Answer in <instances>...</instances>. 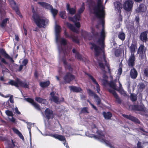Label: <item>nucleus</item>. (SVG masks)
Segmentation results:
<instances>
[{
  "label": "nucleus",
  "instance_id": "f257e3e1",
  "mask_svg": "<svg viewBox=\"0 0 148 148\" xmlns=\"http://www.w3.org/2000/svg\"><path fill=\"white\" fill-rule=\"evenodd\" d=\"M101 21V23L102 25L103 28L101 32L100 38L98 39L97 41V43L100 45L101 47L95 44L92 42H90L89 45H92V47H90V49L91 50L94 49L95 52V55L96 56H98L100 54L101 51L103 53V58L105 62H107L106 59L105 55V54L104 48L105 47V45L104 43V40L105 38V33L104 31V25L105 23L103 25V24Z\"/></svg>",
  "mask_w": 148,
  "mask_h": 148
},
{
  "label": "nucleus",
  "instance_id": "f03ea898",
  "mask_svg": "<svg viewBox=\"0 0 148 148\" xmlns=\"http://www.w3.org/2000/svg\"><path fill=\"white\" fill-rule=\"evenodd\" d=\"M32 20L39 28L45 27L49 23V21L47 19L42 18L37 10H35L34 7H32Z\"/></svg>",
  "mask_w": 148,
  "mask_h": 148
},
{
  "label": "nucleus",
  "instance_id": "7ed1b4c3",
  "mask_svg": "<svg viewBox=\"0 0 148 148\" xmlns=\"http://www.w3.org/2000/svg\"><path fill=\"white\" fill-rule=\"evenodd\" d=\"M103 1L97 0V5L94 8V14L96 17L101 21L103 26L104 24L105 7L103 6Z\"/></svg>",
  "mask_w": 148,
  "mask_h": 148
},
{
  "label": "nucleus",
  "instance_id": "20e7f679",
  "mask_svg": "<svg viewBox=\"0 0 148 148\" xmlns=\"http://www.w3.org/2000/svg\"><path fill=\"white\" fill-rule=\"evenodd\" d=\"M4 84L6 85H11L12 86H14L17 88L20 86L25 88L28 89L29 88V82L27 83L23 82L18 78H16V81H14L13 79H11L8 82L5 83Z\"/></svg>",
  "mask_w": 148,
  "mask_h": 148
},
{
  "label": "nucleus",
  "instance_id": "39448f33",
  "mask_svg": "<svg viewBox=\"0 0 148 148\" xmlns=\"http://www.w3.org/2000/svg\"><path fill=\"white\" fill-rule=\"evenodd\" d=\"M75 78L74 75L69 72H67L63 77L64 81H60V85L61 86L62 85L70 83L71 82L74 80Z\"/></svg>",
  "mask_w": 148,
  "mask_h": 148
},
{
  "label": "nucleus",
  "instance_id": "423d86ee",
  "mask_svg": "<svg viewBox=\"0 0 148 148\" xmlns=\"http://www.w3.org/2000/svg\"><path fill=\"white\" fill-rule=\"evenodd\" d=\"M97 132H98L97 134L99 135L97 138L100 140L101 141L104 142L107 145L111 148H114L109 141L105 139V135L103 134L102 132H98V130H97Z\"/></svg>",
  "mask_w": 148,
  "mask_h": 148
},
{
  "label": "nucleus",
  "instance_id": "0eeeda50",
  "mask_svg": "<svg viewBox=\"0 0 148 148\" xmlns=\"http://www.w3.org/2000/svg\"><path fill=\"white\" fill-rule=\"evenodd\" d=\"M134 2L132 0H127L124 3L123 5L124 9L127 12L132 10L133 7Z\"/></svg>",
  "mask_w": 148,
  "mask_h": 148
},
{
  "label": "nucleus",
  "instance_id": "6e6552de",
  "mask_svg": "<svg viewBox=\"0 0 148 148\" xmlns=\"http://www.w3.org/2000/svg\"><path fill=\"white\" fill-rule=\"evenodd\" d=\"M46 119L49 120L53 119L54 117L53 111L49 108H46L44 112Z\"/></svg>",
  "mask_w": 148,
  "mask_h": 148
},
{
  "label": "nucleus",
  "instance_id": "1a4fd4ad",
  "mask_svg": "<svg viewBox=\"0 0 148 148\" xmlns=\"http://www.w3.org/2000/svg\"><path fill=\"white\" fill-rule=\"evenodd\" d=\"M136 58L134 54H131L127 61V63L130 67H133L135 65Z\"/></svg>",
  "mask_w": 148,
  "mask_h": 148
},
{
  "label": "nucleus",
  "instance_id": "9d476101",
  "mask_svg": "<svg viewBox=\"0 0 148 148\" xmlns=\"http://www.w3.org/2000/svg\"><path fill=\"white\" fill-rule=\"evenodd\" d=\"M123 116L124 117L133 121L136 124H139L140 123V121L138 119L131 115H128L125 114H123Z\"/></svg>",
  "mask_w": 148,
  "mask_h": 148
},
{
  "label": "nucleus",
  "instance_id": "9b49d317",
  "mask_svg": "<svg viewBox=\"0 0 148 148\" xmlns=\"http://www.w3.org/2000/svg\"><path fill=\"white\" fill-rule=\"evenodd\" d=\"M108 91L109 92L112 93L113 96L116 99V101L119 104H121L122 102V100L119 97L117 94L116 93L114 90H112L110 89H108Z\"/></svg>",
  "mask_w": 148,
  "mask_h": 148
},
{
  "label": "nucleus",
  "instance_id": "f8f14e48",
  "mask_svg": "<svg viewBox=\"0 0 148 148\" xmlns=\"http://www.w3.org/2000/svg\"><path fill=\"white\" fill-rule=\"evenodd\" d=\"M25 100L28 102L31 103L36 109L38 110H40L41 109L40 105L35 102L33 99L30 98H25Z\"/></svg>",
  "mask_w": 148,
  "mask_h": 148
},
{
  "label": "nucleus",
  "instance_id": "ddd939ff",
  "mask_svg": "<svg viewBox=\"0 0 148 148\" xmlns=\"http://www.w3.org/2000/svg\"><path fill=\"white\" fill-rule=\"evenodd\" d=\"M64 67L65 69H67L69 71L73 72V69L71 67V64H68L65 56H64L62 59Z\"/></svg>",
  "mask_w": 148,
  "mask_h": 148
},
{
  "label": "nucleus",
  "instance_id": "4468645a",
  "mask_svg": "<svg viewBox=\"0 0 148 148\" xmlns=\"http://www.w3.org/2000/svg\"><path fill=\"white\" fill-rule=\"evenodd\" d=\"M130 71V75L131 77L133 79L136 78L138 76V72L134 67H132Z\"/></svg>",
  "mask_w": 148,
  "mask_h": 148
},
{
  "label": "nucleus",
  "instance_id": "2eb2a0df",
  "mask_svg": "<svg viewBox=\"0 0 148 148\" xmlns=\"http://www.w3.org/2000/svg\"><path fill=\"white\" fill-rule=\"evenodd\" d=\"M140 39L141 41L146 42L147 40V31H144L141 33L140 36Z\"/></svg>",
  "mask_w": 148,
  "mask_h": 148
},
{
  "label": "nucleus",
  "instance_id": "dca6fc26",
  "mask_svg": "<svg viewBox=\"0 0 148 148\" xmlns=\"http://www.w3.org/2000/svg\"><path fill=\"white\" fill-rule=\"evenodd\" d=\"M146 8L145 5L143 3L140 4L139 7L136 9V13H141L144 12L146 10Z\"/></svg>",
  "mask_w": 148,
  "mask_h": 148
},
{
  "label": "nucleus",
  "instance_id": "f3484780",
  "mask_svg": "<svg viewBox=\"0 0 148 148\" xmlns=\"http://www.w3.org/2000/svg\"><path fill=\"white\" fill-rule=\"evenodd\" d=\"M133 108L135 110L138 111L145 112V108L144 105H135L134 106Z\"/></svg>",
  "mask_w": 148,
  "mask_h": 148
},
{
  "label": "nucleus",
  "instance_id": "a211bd4d",
  "mask_svg": "<svg viewBox=\"0 0 148 148\" xmlns=\"http://www.w3.org/2000/svg\"><path fill=\"white\" fill-rule=\"evenodd\" d=\"M51 136L60 141H65V143L66 141V138L64 136L54 134H52Z\"/></svg>",
  "mask_w": 148,
  "mask_h": 148
},
{
  "label": "nucleus",
  "instance_id": "6ab92c4d",
  "mask_svg": "<svg viewBox=\"0 0 148 148\" xmlns=\"http://www.w3.org/2000/svg\"><path fill=\"white\" fill-rule=\"evenodd\" d=\"M38 4L40 5L42 7L47 9L50 10L52 8V6L46 2H38Z\"/></svg>",
  "mask_w": 148,
  "mask_h": 148
},
{
  "label": "nucleus",
  "instance_id": "aec40b11",
  "mask_svg": "<svg viewBox=\"0 0 148 148\" xmlns=\"http://www.w3.org/2000/svg\"><path fill=\"white\" fill-rule=\"evenodd\" d=\"M69 88L71 91L74 92H79L82 91V89L80 87H77L75 86H70Z\"/></svg>",
  "mask_w": 148,
  "mask_h": 148
},
{
  "label": "nucleus",
  "instance_id": "412c9836",
  "mask_svg": "<svg viewBox=\"0 0 148 148\" xmlns=\"http://www.w3.org/2000/svg\"><path fill=\"white\" fill-rule=\"evenodd\" d=\"M67 10L69 12V13L71 15L74 14L76 12V10L75 8H70L69 3L66 4Z\"/></svg>",
  "mask_w": 148,
  "mask_h": 148
},
{
  "label": "nucleus",
  "instance_id": "4be33fe9",
  "mask_svg": "<svg viewBox=\"0 0 148 148\" xmlns=\"http://www.w3.org/2000/svg\"><path fill=\"white\" fill-rule=\"evenodd\" d=\"M129 49L131 53V54H134L135 50L137 49L136 43L135 42H132Z\"/></svg>",
  "mask_w": 148,
  "mask_h": 148
},
{
  "label": "nucleus",
  "instance_id": "5701e85b",
  "mask_svg": "<svg viewBox=\"0 0 148 148\" xmlns=\"http://www.w3.org/2000/svg\"><path fill=\"white\" fill-rule=\"evenodd\" d=\"M35 100L37 102L40 103H42L45 105H46L48 103V102L46 99L42 98L40 97H36Z\"/></svg>",
  "mask_w": 148,
  "mask_h": 148
},
{
  "label": "nucleus",
  "instance_id": "b1692460",
  "mask_svg": "<svg viewBox=\"0 0 148 148\" xmlns=\"http://www.w3.org/2000/svg\"><path fill=\"white\" fill-rule=\"evenodd\" d=\"M103 114L104 118L106 119H110L112 116V113L110 112H103Z\"/></svg>",
  "mask_w": 148,
  "mask_h": 148
},
{
  "label": "nucleus",
  "instance_id": "393cba45",
  "mask_svg": "<svg viewBox=\"0 0 148 148\" xmlns=\"http://www.w3.org/2000/svg\"><path fill=\"white\" fill-rule=\"evenodd\" d=\"M12 130L13 132L17 134L21 139L23 140H24V139L23 135L17 129L14 127L12 128Z\"/></svg>",
  "mask_w": 148,
  "mask_h": 148
},
{
  "label": "nucleus",
  "instance_id": "a878e982",
  "mask_svg": "<svg viewBox=\"0 0 148 148\" xmlns=\"http://www.w3.org/2000/svg\"><path fill=\"white\" fill-rule=\"evenodd\" d=\"M50 84V82L49 81H47L45 82H40V85L42 88H46L49 86Z\"/></svg>",
  "mask_w": 148,
  "mask_h": 148
},
{
  "label": "nucleus",
  "instance_id": "bb28decb",
  "mask_svg": "<svg viewBox=\"0 0 148 148\" xmlns=\"http://www.w3.org/2000/svg\"><path fill=\"white\" fill-rule=\"evenodd\" d=\"M9 18H6L4 19L0 24V27L2 28L5 27L6 26L7 21H9Z\"/></svg>",
  "mask_w": 148,
  "mask_h": 148
},
{
  "label": "nucleus",
  "instance_id": "cd10ccee",
  "mask_svg": "<svg viewBox=\"0 0 148 148\" xmlns=\"http://www.w3.org/2000/svg\"><path fill=\"white\" fill-rule=\"evenodd\" d=\"M66 25L67 27L72 31L75 32L76 31V29L75 27L72 24H71L69 22L66 23Z\"/></svg>",
  "mask_w": 148,
  "mask_h": 148
},
{
  "label": "nucleus",
  "instance_id": "c85d7f7f",
  "mask_svg": "<svg viewBox=\"0 0 148 148\" xmlns=\"http://www.w3.org/2000/svg\"><path fill=\"white\" fill-rule=\"evenodd\" d=\"M115 10H120V8H122V5L119 1H116L114 3Z\"/></svg>",
  "mask_w": 148,
  "mask_h": 148
},
{
  "label": "nucleus",
  "instance_id": "c756f323",
  "mask_svg": "<svg viewBox=\"0 0 148 148\" xmlns=\"http://www.w3.org/2000/svg\"><path fill=\"white\" fill-rule=\"evenodd\" d=\"M72 41L74 42L75 43L77 44H79V41L78 39V37L77 36H75L74 35H73L71 38Z\"/></svg>",
  "mask_w": 148,
  "mask_h": 148
},
{
  "label": "nucleus",
  "instance_id": "7c9ffc66",
  "mask_svg": "<svg viewBox=\"0 0 148 148\" xmlns=\"http://www.w3.org/2000/svg\"><path fill=\"white\" fill-rule=\"evenodd\" d=\"M118 38L122 41H123L125 39V35L122 32H120L118 35Z\"/></svg>",
  "mask_w": 148,
  "mask_h": 148
},
{
  "label": "nucleus",
  "instance_id": "2f4dec72",
  "mask_svg": "<svg viewBox=\"0 0 148 148\" xmlns=\"http://www.w3.org/2000/svg\"><path fill=\"white\" fill-rule=\"evenodd\" d=\"M85 9V4L84 3H83L81 7L78 11L77 14H79L80 15V14L84 12Z\"/></svg>",
  "mask_w": 148,
  "mask_h": 148
},
{
  "label": "nucleus",
  "instance_id": "473e14b6",
  "mask_svg": "<svg viewBox=\"0 0 148 148\" xmlns=\"http://www.w3.org/2000/svg\"><path fill=\"white\" fill-rule=\"evenodd\" d=\"M130 99L133 102H135L136 101L137 99V96L136 94H131Z\"/></svg>",
  "mask_w": 148,
  "mask_h": 148
},
{
  "label": "nucleus",
  "instance_id": "72a5a7b5",
  "mask_svg": "<svg viewBox=\"0 0 148 148\" xmlns=\"http://www.w3.org/2000/svg\"><path fill=\"white\" fill-rule=\"evenodd\" d=\"M0 53L6 58L9 55L7 54L5 50L3 48L0 49Z\"/></svg>",
  "mask_w": 148,
  "mask_h": 148
},
{
  "label": "nucleus",
  "instance_id": "f704fd0d",
  "mask_svg": "<svg viewBox=\"0 0 148 148\" xmlns=\"http://www.w3.org/2000/svg\"><path fill=\"white\" fill-rule=\"evenodd\" d=\"M66 12L65 11H61L59 14L60 17L62 19H66Z\"/></svg>",
  "mask_w": 148,
  "mask_h": 148
},
{
  "label": "nucleus",
  "instance_id": "c9c22d12",
  "mask_svg": "<svg viewBox=\"0 0 148 148\" xmlns=\"http://www.w3.org/2000/svg\"><path fill=\"white\" fill-rule=\"evenodd\" d=\"M50 11L53 17L55 18L58 13V10L56 9H53L52 7V8L50 10Z\"/></svg>",
  "mask_w": 148,
  "mask_h": 148
},
{
  "label": "nucleus",
  "instance_id": "e433bc0d",
  "mask_svg": "<svg viewBox=\"0 0 148 148\" xmlns=\"http://www.w3.org/2000/svg\"><path fill=\"white\" fill-rule=\"evenodd\" d=\"M96 102H97V105H99L101 103V99L97 95H95V96L94 97Z\"/></svg>",
  "mask_w": 148,
  "mask_h": 148
},
{
  "label": "nucleus",
  "instance_id": "4c0bfd02",
  "mask_svg": "<svg viewBox=\"0 0 148 148\" xmlns=\"http://www.w3.org/2000/svg\"><path fill=\"white\" fill-rule=\"evenodd\" d=\"M144 50V46L143 45L141 46L138 48V53L140 54H143Z\"/></svg>",
  "mask_w": 148,
  "mask_h": 148
},
{
  "label": "nucleus",
  "instance_id": "58836bf2",
  "mask_svg": "<svg viewBox=\"0 0 148 148\" xmlns=\"http://www.w3.org/2000/svg\"><path fill=\"white\" fill-rule=\"evenodd\" d=\"M59 99L58 97L56 96L53 97L51 99V101H53L57 104H59L60 103V102L61 101H59Z\"/></svg>",
  "mask_w": 148,
  "mask_h": 148
},
{
  "label": "nucleus",
  "instance_id": "ea45409f",
  "mask_svg": "<svg viewBox=\"0 0 148 148\" xmlns=\"http://www.w3.org/2000/svg\"><path fill=\"white\" fill-rule=\"evenodd\" d=\"M75 58L78 60H83V58L82 55L78 52H76V53Z\"/></svg>",
  "mask_w": 148,
  "mask_h": 148
},
{
  "label": "nucleus",
  "instance_id": "a19ab883",
  "mask_svg": "<svg viewBox=\"0 0 148 148\" xmlns=\"http://www.w3.org/2000/svg\"><path fill=\"white\" fill-rule=\"evenodd\" d=\"M87 92L89 95L91 96H95V95H97L92 90L89 89H87Z\"/></svg>",
  "mask_w": 148,
  "mask_h": 148
},
{
  "label": "nucleus",
  "instance_id": "79ce46f5",
  "mask_svg": "<svg viewBox=\"0 0 148 148\" xmlns=\"http://www.w3.org/2000/svg\"><path fill=\"white\" fill-rule=\"evenodd\" d=\"M109 85L110 87L113 88L115 90H116V86L113 81H112L110 82L109 83Z\"/></svg>",
  "mask_w": 148,
  "mask_h": 148
},
{
  "label": "nucleus",
  "instance_id": "37998d69",
  "mask_svg": "<svg viewBox=\"0 0 148 148\" xmlns=\"http://www.w3.org/2000/svg\"><path fill=\"white\" fill-rule=\"evenodd\" d=\"M55 33H60L61 30V28L60 26L58 25H56L55 27Z\"/></svg>",
  "mask_w": 148,
  "mask_h": 148
},
{
  "label": "nucleus",
  "instance_id": "c03bdc74",
  "mask_svg": "<svg viewBox=\"0 0 148 148\" xmlns=\"http://www.w3.org/2000/svg\"><path fill=\"white\" fill-rule=\"evenodd\" d=\"M83 113H88L89 112L88 110V108L87 107H84L82 108L81 111L80 112V114Z\"/></svg>",
  "mask_w": 148,
  "mask_h": 148
},
{
  "label": "nucleus",
  "instance_id": "a18cd8bd",
  "mask_svg": "<svg viewBox=\"0 0 148 148\" xmlns=\"http://www.w3.org/2000/svg\"><path fill=\"white\" fill-rule=\"evenodd\" d=\"M81 16L79 14H76L74 16V22H77V21H79L80 20Z\"/></svg>",
  "mask_w": 148,
  "mask_h": 148
},
{
  "label": "nucleus",
  "instance_id": "49530a36",
  "mask_svg": "<svg viewBox=\"0 0 148 148\" xmlns=\"http://www.w3.org/2000/svg\"><path fill=\"white\" fill-rule=\"evenodd\" d=\"M87 75H88V77L90 78L94 84L96 85L98 84L95 79L92 75H91L89 74H87Z\"/></svg>",
  "mask_w": 148,
  "mask_h": 148
},
{
  "label": "nucleus",
  "instance_id": "de8ad7c7",
  "mask_svg": "<svg viewBox=\"0 0 148 148\" xmlns=\"http://www.w3.org/2000/svg\"><path fill=\"white\" fill-rule=\"evenodd\" d=\"M121 53V52L119 49H116L114 51V54L116 57H119V56Z\"/></svg>",
  "mask_w": 148,
  "mask_h": 148
},
{
  "label": "nucleus",
  "instance_id": "09e8293b",
  "mask_svg": "<svg viewBox=\"0 0 148 148\" xmlns=\"http://www.w3.org/2000/svg\"><path fill=\"white\" fill-rule=\"evenodd\" d=\"M6 114L8 116L12 117L14 116V114L12 111L9 110H7L5 111Z\"/></svg>",
  "mask_w": 148,
  "mask_h": 148
},
{
  "label": "nucleus",
  "instance_id": "8fccbe9b",
  "mask_svg": "<svg viewBox=\"0 0 148 148\" xmlns=\"http://www.w3.org/2000/svg\"><path fill=\"white\" fill-rule=\"evenodd\" d=\"M60 44L63 45H66L67 44V41L65 39L62 38L60 41Z\"/></svg>",
  "mask_w": 148,
  "mask_h": 148
},
{
  "label": "nucleus",
  "instance_id": "3c124183",
  "mask_svg": "<svg viewBox=\"0 0 148 148\" xmlns=\"http://www.w3.org/2000/svg\"><path fill=\"white\" fill-rule=\"evenodd\" d=\"M64 34L66 38H71L73 35H69L67 32H66V30H65L64 32Z\"/></svg>",
  "mask_w": 148,
  "mask_h": 148
},
{
  "label": "nucleus",
  "instance_id": "603ef678",
  "mask_svg": "<svg viewBox=\"0 0 148 148\" xmlns=\"http://www.w3.org/2000/svg\"><path fill=\"white\" fill-rule=\"evenodd\" d=\"M139 88L140 89L143 90L145 88V85L144 83H141L139 84Z\"/></svg>",
  "mask_w": 148,
  "mask_h": 148
},
{
  "label": "nucleus",
  "instance_id": "864d4df0",
  "mask_svg": "<svg viewBox=\"0 0 148 148\" xmlns=\"http://www.w3.org/2000/svg\"><path fill=\"white\" fill-rule=\"evenodd\" d=\"M28 60L27 59H25L22 61V64L24 66H26L27 64Z\"/></svg>",
  "mask_w": 148,
  "mask_h": 148
},
{
  "label": "nucleus",
  "instance_id": "5fc2aeb1",
  "mask_svg": "<svg viewBox=\"0 0 148 148\" xmlns=\"http://www.w3.org/2000/svg\"><path fill=\"white\" fill-rule=\"evenodd\" d=\"M99 66L100 68L101 69H105V67L103 63L101 62H99L98 63Z\"/></svg>",
  "mask_w": 148,
  "mask_h": 148
},
{
  "label": "nucleus",
  "instance_id": "6e6d98bb",
  "mask_svg": "<svg viewBox=\"0 0 148 148\" xmlns=\"http://www.w3.org/2000/svg\"><path fill=\"white\" fill-rule=\"evenodd\" d=\"M139 17L138 16H136L135 21H136V24L137 25H139Z\"/></svg>",
  "mask_w": 148,
  "mask_h": 148
},
{
  "label": "nucleus",
  "instance_id": "4d7b16f0",
  "mask_svg": "<svg viewBox=\"0 0 148 148\" xmlns=\"http://www.w3.org/2000/svg\"><path fill=\"white\" fill-rule=\"evenodd\" d=\"M15 11H16V13L18 14V15H19L20 17H22V15H21V16H20V14H21L20 12V11L19 10V9L18 8V7H16L15 9Z\"/></svg>",
  "mask_w": 148,
  "mask_h": 148
},
{
  "label": "nucleus",
  "instance_id": "13d9d810",
  "mask_svg": "<svg viewBox=\"0 0 148 148\" xmlns=\"http://www.w3.org/2000/svg\"><path fill=\"white\" fill-rule=\"evenodd\" d=\"M122 72V69L121 67H120L118 70V72L117 73V74L120 75Z\"/></svg>",
  "mask_w": 148,
  "mask_h": 148
},
{
  "label": "nucleus",
  "instance_id": "bf43d9fd",
  "mask_svg": "<svg viewBox=\"0 0 148 148\" xmlns=\"http://www.w3.org/2000/svg\"><path fill=\"white\" fill-rule=\"evenodd\" d=\"M14 110L15 111V112H14V113H16L18 115L21 114V112L18 111L17 107H16L14 108Z\"/></svg>",
  "mask_w": 148,
  "mask_h": 148
},
{
  "label": "nucleus",
  "instance_id": "052dcab7",
  "mask_svg": "<svg viewBox=\"0 0 148 148\" xmlns=\"http://www.w3.org/2000/svg\"><path fill=\"white\" fill-rule=\"evenodd\" d=\"M137 148H143V147L142 146L141 143L139 141H138L137 144Z\"/></svg>",
  "mask_w": 148,
  "mask_h": 148
},
{
  "label": "nucleus",
  "instance_id": "680f3d73",
  "mask_svg": "<svg viewBox=\"0 0 148 148\" xmlns=\"http://www.w3.org/2000/svg\"><path fill=\"white\" fill-rule=\"evenodd\" d=\"M75 26L78 28H79L80 27V24L79 22H74Z\"/></svg>",
  "mask_w": 148,
  "mask_h": 148
},
{
  "label": "nucleus",
  "instance_id": "e2e57ef3",
  "mask_svg": "<svg viewBox=\"0 0 148 148\" xmlns=\"http://www.w3.org/2000/svg\"><path fill=\"white\" fill-rule=\"evenodd\" d=\"M144 74L145 75L148 77V69H146L144 71Z\"/></svg>",
  "mask_w": 148,
  "mask_h": 148
},
{
  "label": "nucleus",
  "instance_id": "0e129e2a",
  "mask_svg": "<svg viewBox=\"0 0 148 148\" xmlns=\"http://www.w3.org/2000/svg\"><path fill=\"white\" fill-rule=\"evenodd\" d=\"M34 76L35 77L36 79L38 78V72L37 70H36L34 73Z\"/></svg>",
  "mask_w": 148,
  "mask_h": 148
},
{
  "label": "nucleus",
  "instance_id": "69168bd1",
  "mask_svg": "<svg viewBox=\"0 0 148 148\" xmlns=\"http://www.w3.org/2000/svg\"><path fill=\"white\" fill-rule=\"evenodd\" d=\"M96 85V88H97V92L98 93H99V91L100 90V86L98 84H97Z\"/></svg>",
  "mask_w": 148,
  "mask_h": 148
},
{
  "label": "nucleus",
  "instance_id": "338daca9",
  "mask_svg": "<svg viewBox=\"0 0 148 148\" xmlns=\"http://www.w3.org/2000/svg\"><path fill=\"white\" fill-rule=\"evenodd\" d=\"M9 119L11 121L14 123H16L15 122V121H16L14 117H13V116L12 117V118H9Z\"/></svg>",
  "mask_w": 148,
  "mask_h": 148
},
{
  "label": "nucleus",
  "instance_id": "774afa93",
  "mask_svg": "<svg viewBox=\"0 0 148 148\" xmlns=\"http://www.w3.org/2000/svg\"><path fill=\"white\" fill-rule=\"evenodd\" d=\"M95 4V2L94 1L90 0L89 2L88 5L90 6H92L93 5V4Z\"/></svg>",
  "mask_w": 148,
  "mask_h": 148
}]
</instances>
